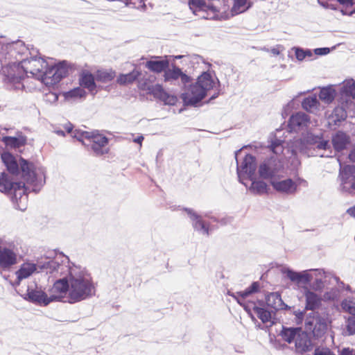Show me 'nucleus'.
Segmentation results:
<instances>
[{"label":"nucleus","mask_w":355,"mask_h":355,"mask_svg":"<svg viewBox=\"0 0 355 355\" xmlns=\"http://www.w3.org/2000/svg\"><path fill=\"white\" fill-rule=\"evenodd\" d=\"M21 176L25 182H12L8 175L2 173L0 176V191L11 193L12 201L16 209L25 211L27 207V193H37L45 183V171L43 168H36L23 158L19 159Z\"/></svg>","instance_id":"nucleus-1"},{"label":"nucleus","mask_w":355,"mask_h":355,"mask_svg":"<svg viewBox=\"0 0 355 355\" xmlns=\"http://www.w3.org/2000/svg\"><path fill=\"white\" fill-rule=\"evenodd\" d=\"M53 291L58 292L60 302L75 304L92 297L96 289L88 271L81 266H75L69 279L64 277L54 282Z\"/></svg>","instance_id":"nucleus-2"},{"label":"nucleus","mask_w":355,"mask_h":355,"mask_svg":"<svg viewBox=\"0 0 355 355\" xmlns=\"http://www.w3.org/2000/svg\"><path fill=\"white\" fill-rule=\"evenodd\" d=\"M218 79L209 72H203L198 76L196 82L189 85L182 94L184 103L189 105H196L200 102L210 89L219 86Z\"/></svg>","instance_id":"nucleus-3"},{"label":"nucleus","mask_w":355,"mask_h":355,"mask_svg":"<svg viewBox=\"0 0 355 355\" xmlns=\"http://www.w3.org/2000/svg\"><path fill=\"white\" fill-rule=\"evenodd\" d=\"M72 133L73 134L72 136L80 141L87 150L94 155L101 156L108 153L109 140L105 136L96 132L80 130H76Z\"/></svg>","instance_id":"nucleus-4"},{"label":"nucleus","mask_w":355,"mask_h":355,"mask_svg":"<svg viewBox=\"0 0 355 355\" xmlns=\"http://www.w3.org/2000/svg\"><path fill=\"white\" fill-rule=\"evenodd\" d=\"M259 289V284L257 282H254L252 284V285L247 288L243 291H239L234 293H229L230 295L233 297L237 302L243 306L244 309L250 313L251 309L254 311V312L257 314V317L261 320L263 323H266L269 322L271 319V313L261 307H259L256 306L254 303H250V304H245V299L252 295V293L258 292Z\"/></svg>","instance_id":"nucleus-5"},{"label":"nucleus","mask_w":355,"mask_h":355,"mask_svg":"<svg viewBox=\"0 0 355 355\" xmlns=\"http://www.w3.org/2000/svg\"><path fill=\"white\" fill-rule=\"evenodd\" d=\"M62 257H56L53 260L44 261L39 266L40 271L50 274L53 277L62 278L67 277L69 279L71 271L75 266H78L72 263L70 265L69 259L67 256L61 254Z\"/></svg>","instance_id":"nucleus-6"},{"label":"nucleus","mask_w":355,"mask_h":355,"mask_svg":"<svg viewBox=\"0 0 355 355\" xmlns=\"http://www.w3.org/2000/svg\"><path fill=\"white\" fill-rule=\"evenodd\" d=\"M6 51L9 56V59L13 60L8 62V64L13 63H18V65H21V61L23 59H28L30 55H33L34 52L36 54H39V51L37 49L26 46L24 42L21 40H17L12 43L8 44L6 46Z\"/></svg>","instance_id":"nucleus-7"},{"label":"nucleus","mask_w":355,"mask_h":355,"mask_svg":"<svg viewBox=\"0 0 355 355\" xmlns=\"http://www.w3.org/2000/svg\"><path fill=\"white\" fill-rule=\"evenodd\" d=\"M68 69L66 67V62L63 61L58 64L49 65L42 70L38 80H40L47 86H52L59 83L67 76Z\"/></svg>","instance_id":"nucleus-8"},{"label":"nucleus","mask_w":355,"mask_h":355,"mask_svg":"<svg viewBox=\"0 0 355 355\" xmlns=\"http://www.w3.org/2000/svg\"><path fill=\"white\" fill-rule=\"evenodd\" d=\"M242 149H239L235 152V158L237 164V175L239 180L241 183L245 185L243 180L246 178L249 180H253V177L255 176V171L257 169V162L256 158L251 155H246L239 164L238 161V155L241 153Z\"/></svg>","instance_id":"nucleus-9"},{"label":"nucleus","mask_w":355,"mask_h":355,"mask_svg":"<svg viewBox=\"0 0 355 355\" xmlns=\"http://www.w3.org/2000/svg\"><path fill=\"white\" fill-rule=\"evenodd\" d=\"M24 299L35 304L46 306L51 302H60V295L58 292L53 291V287L49 290L48 295L41 288L36 286L32 288L28 286Z\"/></svg>","instance_id":"nucleus-10"},{"label":"nucleus","mask_w":355,"mask_h":355,"mask_svg":"<svg viewBox=\"0 0 355 355\" xmlns=\"http://www.w3.org/2000/svg\"><path fill=\"white\" fill-rule=\"evenodd\" d=\"M328 319L318 313H310L305 320V329L312 333L315 338H322L328 329Z\"/></svg>","instance_id":"nucleus-11"},{"label":"nucleus","mask_w":355,"mask_h":355,"mask_svg":"<svg viewBox=\"0 0 355 355\" xmlns=\"http://www.w3.org/2000/svg\"><path fill=\"white\" fill-rule=\"evenodd\" d=\"M38 54L34 52V55H30L28 59H23L21 67L24 71L31 73L37 79L39 78L42 70L48 66V63L41 57L37 58Z\"/></svg>","instance_id":"nucleus-12"},{"label":"nucleus","mask_w":355,"mask_h":355,"mask_svg":"<svg viewBox=\"0 0 355 355\" xmlns=\"http://www.w3.org/2000/svg\"><path fill=\"white\" fill-rule=\"evenodd\" d=\"M17 262V250L13 246H6L0 239V267L7 269Z\"/></svg>","instance_id":"nucleus-13"},{"label":"nucleus","mask_w":355,"mask_h":355,"mask_svg":"<svg viewBox=\"0 0 355 355\" xmlns=\"http://www.w3.org/2000/svg\"><path fill=\"white\" fill-rule=\"evenodd\" d=\"M307 142L313 146L314 150H317L316 155L322 157H330L331 155V146L329 141L324 140L323 138L309 135L307 137Z\"/></svg>","instance_id":"nucleus-14"},{"label":"nucleus","mask_w":355,"mask_h":355,"mask_svg":"<svg viewBox=\"0 0 355 355\" xmlns=\"http://www.w3.org/2000/svg\"><path fill=\"white\" fill-rule=\"evenodd\" d=\"M164 80L165 82L175 83L180 80V85L186 87L187 84L191 80L190 76L184 73L180 68L172 64L171 68L169 67L166 69L164 73Z\"/></svg>","instance_id":"nucleus-15"},{"label":"nucleus","mask_w":355,"mask_h":355,"mask_svg":"<svg viewBox=\"0 0 355 355\" xmlns=\"http://www.w3.org/2000/svg\"><path fill=\"white\" fill-rule=\"evenodd\" d=\"M310 123L309 115L304 112H299L290 117L288 127L291 132L305 131L309 126Z\"/></svg>","instance_id":"nucleus-16"},{"label":"nucleus","mask_w":355,"mask_h":355,"mask_svg":"<svg viewBox=\"0 0 355 355\" xmlns=\"http://www.w3.org/2000/svg\"><path fill=\"white\" fill-rule=\"evenodd\" d=\"M340 166L339 177L341 179L343 189L355 190V166L347 165L343 167L340 163Z\"/></svg>","instance_id":"nucleus-17"},{"label":"nucleus","mask_w":355,"mask_h":355,"mask_svg":"<svg viewBox=\"0 0 355 355\" xmlns=\"http://www.w3.org/2000/svg\"><path fill=\"white\" fill-rule=\"evenodd\" d=\"M189 6L194 15L205 19L208 18L205 15L207 11H211L213 13L219 12L216 6L213 4H207L205 0H189Z\"/></svg>","instance_id":"nucleus-18"},{"label":"nucleus","mask_w":355,"mask_h":355,"mask_svg":"<svg viewBox=\"0 0 355 355\" xmlns=\"http://www.w3.org/2000/svg\"><path fill=\"white\" fill-rule=\"evenodd\" d=\"M258 172L259 177L262 179L275 180L274 177L279 172L276 159L270 158L265 160L259 165Z\"/></svg>","instance_id":"nucleus-19"},{"label":"nucleus","mask_w":355,"mask_h":355,"mask_svg":"<svg viewBox=\"0 0 355 355\" xmlns=\"http://www.w3.org/2000/svg\"><path fill=\"white\" fill-rule=\"evenodd\" d=\"M295 346L297 353L304 354L312 351L314 347V344L307 332L302 330L300 331V334H298L296 338Z\"/></svg>","instance_id":"nucleus-20"},{"label":"nucleus","mask_w":355,"mask_h":355,"mask_svg":"<svg viewBox=\"0 0 355 355\" xmlns=\"http://www.w3.org/2000/svg\"><path fill=\"white\" fill-rule=\"evenodd\" d=\"M270 184L273 189L281 193L291 195L297 190V184L290 178L283 180H271Z\"/></svg>","instance_id":"nucleus-21"},{"label":"nucleus","mask_w":355,"mask_h":355,"mask_svg":"<svg viewBox=\"0 0 355 355\" xmlns=\"http://www.w3.org/2000/svg\"><path fill=\"white\" fill-rule=\"evenodd\" d=\"M40 264H42V263L37 265L33 263L26 262L21 264L19 269L15 272L17 279L13 285L19 286L21 280L29 277L34 272H40L39 267Z\"/></svg>","instance_id":"nucleus-22"},{"label":"nucleus","mask_w":355,"mask_h":355,"mask_svg":"<svg viewBox=\"0 0 355 355\" xmlns=\"http://www.w3.org/2000/svg\"><path fill=\"white\" fill-rule=\"evenodd\" d=\"M148 94L153 95L155 98L168 105H174L177 101L175 96L168 94L159 84H156L151 87Z\"/></svg>","instance_id":"nucleus-23"},{"label":"nucleus","mask_w":355,"mask_h":355,"mask_svg":"<svg viewBox=\"0 0 355 355\" xmlns=\"http://www.w3.org/2000/svg\"><path fill=\"white\" fill-rule=\"evenodd\" d=\"M282 272L286 275V277L293 282L297 284H307L311 282L313 277L308 272L307 270L304 271L302 273L295 272L289 268H284L282 270Z\"/></svg>","instance_id":"nucleus-24"},{"label":"nucleus","mask_w":355,"mask_h":355,"mask_svg":"<svg viewBox=\"0 0 355 355\" xmlns=\"http://www.w3.org/2000/svg\"><path fill=\"white\" fill-rule=\"evenodd\" d=\"M185 211L192 220V225L194 230L200 232L203 234L209 235V225L203 220L201 215L198 214L193 209L186 208Z\"/></svg>","instance_id":"nucleus-25"},{"label":"nucleus","mask_w":355,"mask_h":355,"mask_svg":"<svg viewBox=\"0 0 355 355\" xmlns=\"http://www.w3.org/2000/svg\"><path fill=\"white\" fill-rule=\"evenodd\" d=\"M306 300L305 310L315 311L321 306L322 299L316 293L306 289L304 291Z\"/></svg>","instance_id":"nucleus-26"},{"label":"nucleus","mask_w":355,"mask_h":355,"mask_svg":"<svg viewBox=\"0 0 355 355\" xmlns=\"http://www.w3.org/2000/svg\"><path fill=\"white\" fill-rule=\"evenodd\" d=\"M1 157L8 171L12 175H17L19 173V164H17L13 155L8 152H5L1 154Z\"/></svg>","instance_id":"nucleus-27"},{"label":"nucleus","mask_w":355,"mask_h":355,"mask_svg":"<svg viewBox=\"0 0 355 355\" xmlns=\"http://www.w3.org/2000/svg\"><path fill=\"white\" fill-rule=\"evenodd\" d=\"M349 142V137L341 131L336 132L332 137V144L334 149L338 152L345 149Z\"/></svg>","instance_id":"nucleus-28"},{"label":"nucleus","mask_w":355,"mask_h":355,"mask_svg":"<svg viewBox=\"0 0 355 355\" xmlns=\"http://www.w3.org/2000/svg\"><path fill=\"white\" fill-rule=\"evenodd\" d=\"M302 328L300 327H283L282 330L280 332V336L282 339L288 343H291L293 342H295L298 334H300V331H302Z\"/></svg>","instance_id":"nucleus-29"},{"label":"nucleus","mask_w":355,"mask_h":355,"mask_svg":"<svg viewBox=\"0 0 355 355\" xmlns=\"http://www.w3.org/2000/svg\"><path fill=\"white\" fill-rule=\"evenodd\" d=\"M252 6L248 0H234L233 6L230 10L232 17L243 13Z\"/></svg>","instance_id":"nucleus-30"},{"label":"nucleus","mask_w":355,"mask_h":355,"mask_svg":"<svg viewBox=\"0 0 355 355\" xmlns=\"http://www.w3.org/2000/svg\"><path fill=\"white\" fill-rule=\"evenodd\" d=\"M266 303L267 306L274 310L282 309L284 305L281 295L277 293H271L266 297Z\"/></svg>","instance_id":"nucleus-31"},{"label":"nucleus","mask_w":355,"mask_h":355,"mask_svg":"<svg viewBox=\"0 0 355 355\" xmlns=\"http://www.w3.org/2000/svg\"><path fill=\"white\" fill-rule=\"evenodd\" d=\"M146 67L153 72H165L169 67V62L167 60H149L146 62Z\"/></svg>","instance_id":"nucleus-32"},{"label":"nucleus","mask_w":355,"mask_h":355,"mask_svg":"<svg viewBox=\"0 0 355 355\" xmlns=\"http://www.w3.org/2000/svg\"><path fill=\"white\" fill-rule=\"evenodd\" d=\"M2 141L5 144L11 148H20L26 144V137L22 135L17 137H3Z\"/></svg>","instance_id":"nucleus-33"},{"label":"nucleus","mask_w":355,"mask_h":355,"mask_svg":"<svg viewBox=\"0 0 355 355\" xmlns=\"http://www.w3.org/2000/svg\"><path fill=\"white\" fill-rule=\"evenodd\" d=\"M80 85L87 88L90 92H94L96 90L95 78L94 76L89 72L83 73L80 79Z\"/></svg>","instance_id":"nucleus-34"},{"label":"nucleus","mask_w":355,"mask_h":355,"mask_svg":"<svg viewBox=\"0 0 355 355\" xmlns=\"http://www.w3.org/2000/svg\"><path fill=\"white\" fill-rule=\"evenodd\" d=\"M251 186L249 190L255 195H263L268 193V185L266 182L261 180H256L255 176L253 177Z\"/></svg>","instance_id":"nucleus-35"},{"label":"nucleus","mask_w":355,"mask_h":355,"mask_svg":"<svg viewBox=\"0 0 355 355\" xmlns=\"http://www.w3.org/2000/svg\"><path fill=\"white\" fill-rule=\"evenodd\" d=\"M115 77V72L112 70H98L96 74V80L102 83H108Z\"/></svg>","instance_id":"nucleus-36"},{"label":"nucleus","mask_w":355,"mask_h":355,"mask_svg":"<svg viewBox=\"0 0 355 355\" xmlns=\"http://www.w3.org/2000/svg\"><path fill=\"white\" fill-rule=\"evenodd\" d=\"M140 75V72L137 70H133L127 74H121L117 82L121 85L128 84L134 82Z\"/></svg>","instance_id":"nucleus-37"},{"label":"nucleus","mask_w":355,"mask_h":355,"mask_svg":"<svg viewBox=\"0 0 355 355\" xmlns=\"http://www.w3.org/2000/svg\"><path fill=\"white\" fill-rule=\"evenodd\" d=\"M319 102L315 96L305 98L302 103V107L309 112H313L318 107Z\"/></svg>","instance_id":"nucleus-38"},{"label":"nucleus","mask_w":355,"mask_h":355,"mask_svg":"<svg viewBox=\"0 0 355 355\" xmlns=\"http://www.w3.org/2000/svg\"><path fill=\"white\" fill-rule=\"evenodd\" d=\"M319 98L322 101L330 103L335 98V91L331 87L322 88L320 92Z\"/></svg>","instance_id":"nucleus-39"},{"label":"nucleus","mask_w":355,"mask_h":355,"mask_svg":"<svg viewBox=\"0 0 355 355\" xmlns=\"http://www.w3.org/2000/svg\"><path fill=\"white\" fill-rule=\"evenodd\" d=\"M341 308L345 311L352 315H355V300L347 298L342 301Z\"/></svg>","instance_id":"nucleus-40"},{"label":"nucleus","mask_w":355,"mask_h":355,"mask_svg":"<svg viewBox=\"0 0 355 355\" xmlns=\"http://www.w3.org/2000/svg\"><path fill=\"white\" fill-rule=\"evenodd\" d=\"M316 272L317 276H320V277H317L315 280L313 282L312 287L313 289L316 291L322 290L324 286V281L322 277L324 275V271L323 270H313Z\"/></svg>","instance_id":"nucleus-41"},{"label":"nucleus","mask_w":355,"mask_h":355,"mask_svg":"<svg viewBox=\"0 0 355 355\" xmlns=\"http://www.w3.org/2000/svg\"><path fill=\"white\" fill-rule=\"evenodd\" d=\"M333 117H335L334 122H340L344 121L347 117L346 111L340 107H336L333 112Z\"/></svg>","instance_id":"nucleus-42"},{"label":"nucleus","mask_w":355,"mask_h":355,"mask_svg":"<svg viewBox=\"0 0 355 355\" xmlns=\"http://www.w3.org/2000/svg\"><path fill=\"white\" fill-rule=\"evenodd\" d=\"M342 92L347 96L355 97V83L354 80L348 82L343 88Z\"/></svg>","instance_id":"nucleus-43"},{"label":"nucleus","mask_w":355,"mask_h":355,"mask_svg":"<svg viewBox=\"0 0 355 355\" xmlns=\"http://www.w3.org/2000/svg\"><path fill=\"white\" fill-rule=\"evenodd\" d=\"M282 143V140L276 139L272 141L270 144V150L276 155L282 153L283 152Z\"/></svg>","instance_id":"nucleus-44"},{"label":"nucleus","mask_w":355,"mask_h":355,"mask_svg":"<svg viewBox=\"0 0 355 355\" xmlns=\"http://www.w3.org/2000/svg\"><path fill=\"white\" fill-rule=\"evenodd\" d=\"M85 91L80 87L75 88L67 93V97L71 98H82L85 96Z\"/></svg>","instance_id":"nucleus-45"},{"label":"nucleus","mask_w":355,"mask_h":355,"mask_svg":"<svg viewBox=\"0 0 355 355\" xmlns=\"http://www.w3.org/2000/svg\"><path fill=\"white\" fill-rule=\"evenodd\" d=\"M153 85L148 79L144 78L139 81V87L143 91H146L149 93Z\"/></svg>","instance_id":"nucleus-46"},{"label":"nucleus","mask_w":355,"mask_h":355,"mask_svg":"<svg viewBox=\"0 0 355 355\" xmlns=\"http://www.w3.org/2000/svg\"><path fill=\"white\" fill-rule=\"evenodd\" d=\"M347 329L349 335L355 334V317H349L348 318Z\"/></svg>","instance_id":"nucleus-47"},{"label":"nucleus","mask_w":355,"mask_h":355,"mask_svg":"<svg viewBox=\"0 0 355 355\" xmlns=\"http://www.w3.org/2000/svg\"><path fill=\"white\" fill-rule=\"evenodd\" d=\"M306 55H311V53L310 51H304L301 49L296 48L295 49V56L296 58L299 60H304Z\"/></svg>","instance_id":"nucleus-48"},{"label":"nucleus","mask_w":355,"mask_h":355,"mask_svg":"<svg viewBox=\"0 0 355 355\" xmlns=\"http://www.w3.org/2000/svg\"><path fill=\"white\" fill-rule=\"evenodd\" d=\"M313 355H335L329 348L317 347L314 350Z\"/></svg>","instance_id":"nucleus-49"},{"label":"nucleus","mask_w":355,"mask_h":355,"mask_svg":"<svg viewBox=\"0 0 355 355\" xmlns=\"http://www.w3.org/2000/svg\"><path fill=\"white\" fill-rule=\"evenodd\" d=\"M293 313L295 316V321L296 324H302V322H303V320L304 318L305 311L297 310V311H295Z\"/></svg>","instance_id":"nucleus-50"},{"label":"nucleus","mask_w":355,"mask_h":355,"mask_svg":"<svg viewBox=\"0 0 355 355\" xmlns=\"http://www.w3.org/2000/svg\"><path fill=\"white\" fill-rule=\"evenodd\" d=\"M318 3L324 8L331 9V10H338L336 4H334V3H331L328 1L324 2L322 0H318Z\"/></svg>","instance_id":"nucleus-51"},{"label":"nucleus","mask_w":355,"mask_h":355,"mask_svg":"<svg viewBox=\"0 0 355 355\" xmlns=\"http://www.w3.org/2000/svg\"><path fill=\"white\" fill-rule=\"evenodd\" d=\"M314 51L316 55H324L328 54L330 52V49H329V48H327V47L318 48V49H315L314 50Z\"/></svg>","instance_id":"nucleus-52"},{"label":"nucleus","mask_w":355,"mask_h":355,"mask_svg":"<svg viewBox=\"0 0 355 355\" xmlns=\"http://www.w3.org/2000/svg\"><path fill=\"white\" fill-rule=\"evenodd\" d=\"M337 1L345 6L346 9L349 7H352L355 4L354 0H337Z\"/></svg>","instance_id":"nucleus-53"},{"label":"nucleus","mask_w":355,"mask_h":355,"mask_svg":"<svg viewBox=\"0 0 355 355\" xmlns=\"http://www.w3.org/2000/svg\"><path fill=\"white\" fill-rule=\"evenodd\" d=\"M340 355H355V351L349 348H344L340 352Z\"/></svg>","instance_id":"nucleus-54"},{"label":"nucleus","mask_w":355,"mask_h":355,"mask_svg":"<svg viewBox=\"0 0 355 355\" xmlns=\"http://www.w3.org/2000/svg\"><path fill=\"white\" fill-rule=\"evenodd\" d=\"M347 213L352 217L355 218V206L349 208L347 210Z\"/></svg>","instance_id":"nucleus-55"},{"label":"nucleus","mask_w":355,"mask_h":355,"mask_svg":"<svg viewBox=\"0 0 355 355\" xmlns=\"http://www.w3.org/2000/svg\"><path fill=\"white\" fill-rule=\"evenodd\" d=\"M349 158L352 162H355V146L354 148L352 150L350 153L349 154Z\"/></svg>","instance_id":"nucleus-56"},{"label":"nucleus","mask_w":355,"mask_h":355,"mask_svg":"<svg viewBox=\"0 0 355 355\" xmlns=\"http://www.w3.org/2000/svg\"><path fill=\"white\" fill-rule=\"evenodd\" d=\"M64 129L66 130V131L68 132V133H71L72 132V130H73V125L71 123H68L67 124L65 125L64 126Z\"/></svg>","instance_id":"nucleus-57"},{"label":"nucleus","mask_w":355,"mask_h":355,"mask_svg":"<svg viewBox=\"0 0 355 355\" xmlns=\"http://www.w3.org/2000/svg\"><path fill=\"white\" fill-rule=\"evenodd\" d=\"M144 140V137L142 135L138 136L137 138H135L133 141L134 142L139 144L140 146H141L142 141Z\"/></svg>","instance_id":"nucleus-58"},{"label":"nucleus","mask_w":355,"mask_h":355,"mask_svg":"<svg viewBox=\"0 0 355 355\" xmlns=\"http://www.w3.org/2000/svg\"><path fill=\"white\" fill-rule=\"evenodd\" d=\"M341 12H343V15H352L355 13V8L354 10H351V11H347V10H341Z\"/></svg>","instance_id":"nucleus-59"},{"label":"nucleus","mask_w":355,"mask_h":355,"mask_svg":"<svg viewBox=\"0 0 355 355\" xmlns=\"http://www.w3.org/2000/svg\"><path fill=\"white\" fill-rule=\"evenodd\" d=\"M55 133L60 136H63V137L65 136L64 132L62 130H55Z\"/></svg>","instance_id":"nucleus-60"},{"label":"nucleus","mask_w":355,"mask_h":355,"mask_svg":"<svg viewBox=\"0 0 355 355\" xmlns=\"http://www.w3.org/2000/svg\"><path fill=\"white\" fill-rule=\"evenodd\" d=\"M218 95H219V92L218 91L217 92H215V93H214V94L211 96V98H209V101L213 100V99H214V98H217V97L218 96Z\"/></svg>","instance_id":"nucleus-61"},{"label":"nucleus","mask_w":355,"mask_h":355,"mask_svg":"<svg viewBox=\"0 0 355 355\" xmlns=\"http://www.w3.org/2000/svg\"><path fill=\"white\" fill-rule=\"evenodd\" d=\"M51 96H52V97H53V99H52V101H56L58 100V95H57V94H53H53H51Z\"/></svg>","instance_id":"nucleus-62"},{"label":"nucleus","mask_w":355,"mask_h":355,"mask_svg":"<svg viewBox=\"0 0 355 355\" xmlns=\"http://www.w3.org/2000/svg\"><path fill=\"white\" fill-rule=\"evenodd\" d=\"M272 53L275 55H278L279 53V51L277 49H272Z\"/></svg>","instance_id":"nucleus-63"},{"label":"nucleus","mask_w":355,"mask_h":355,"mask_svg":"<svg viewBox=\"0 0 355 355\" xmlns=\"http://www.w3.org/2000/svg\"><path fill=\"white\" fill-rule=\"evenodd\" d=\"M183 57V55H177L175 57V59H180Z\"/></svg>","instance_id":"nucleus-64"}]
</instances>
